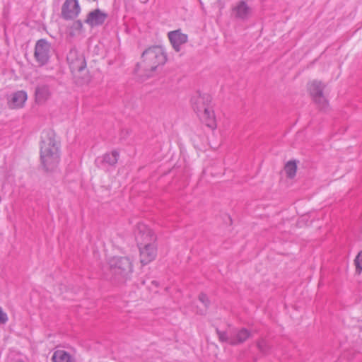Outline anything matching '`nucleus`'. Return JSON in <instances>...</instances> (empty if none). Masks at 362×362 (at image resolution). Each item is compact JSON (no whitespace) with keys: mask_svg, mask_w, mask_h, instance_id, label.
Returning a JSON list of instances; mask_svg holds the SVG:
<instances>
[{"mask_svg":"<svg viewBox=\"0 0 362 362\" xmlns=\"http://www.w3.org/2000/svg\"><path fill=\"white\" fill-rule=\"evenodd\" d=\"M51 44L45 39L37 41L35 47L34 57L40 66L46 64L50 57Z\"/></svg>","mask_w":362,"mask_h":362,"instance_id":"obj_8","label":"nucleus"},{"mask_svg":"<svg viewBox=\"0 0 362 362\" xmlns=\"http://www.w3.org/2000/svg\"><path fill=\"white\" fill-rule=\"evenodd\" d=\"M142 61L138 64L139 71L144 72L147 77L151 76L153 72L167 61V56L160 46H153L146 49L141 55Z\"/></svg>","mask_w":362,"mask_h":362,"instance_id":"obj_3","label":"nucleus"},{"mask_svg":"<svg viewBox=\"0 0 362 362\" xmlns=\"http://www.w3.org/2000/svg\"><path fill=\"white\" fill-rule=\"evenodd\" d=\"M168 39L176 52H180L181 46L187 42L188 37L181 33L180 30L170 31L168 33Z\"/></svg>","mask_w":362,"mask_h":362,"instance_id":"obj_13","label":"nucleus"},{"mask_svg":"<svg viewBox=\"0 0 362 362\" xmlns=\"http://www.w3.org/2000/svg\"><path fill=\"white\" fill-rule=\"evenodd\" d=\"M66 61L71 71L76 76L86 69V62L83 54L80 53L76 48H71L67 55Z\"/></svg>","mask_w":362,"mask_h":362,"instance_id":"obj_7","label":"nucleus"},{"mask_svg":"<svg viewBox=\"0 0 362 362\" xmlns=\"http://www.w3.org/2000/svg\"><path fill=\"white\" fill-rule=\"evenodd\" d=\"M152 283L156 285V286H158V283L156 281H153Z\"/></svg>","mask_w":362,"mask_h":362,"instance_id":"obj_23","label":"nucleus"},{"mask_svg":"<svg viewBox=\"0 0 362 362\" xmlns=\"http://www.w3.org/2000/svg\"><path fill=\"white\" fill-rule=\"evenodd\" d=\"M107 18V14L100 9H95L89 12L85 20V23L90 27L101 25Z\"/></svg>","mask_w":362,"mask_h":362,"instance_id":"obj_12","label":"nucleus"},{"mask_svg":"<svg viewBox=\"0 0 362 362\" xmlns=\"http://www.w3.org/2000/svg\"><path fill=\"white\" fill-rule=\"evenodd\" d=\"M8 321L7 314L0 307V323L5 324Z\"/></svg>","mask_w":362,"mask_h":362,"instance_id":"obj_22","label":"nucleus"},{"mask_svg":"<svg viewBox=\"0 0 362 362\" xmlns=\"http://www.w3.org/2000/svg\"><path fill=\"white\" fill-rule=\"evenodd\" d=\"M354 264L356 266V271L358 274H360L362 271V250L358 252L354 259Z\"/></svg>","mask_w":362,"mask_h":362,"instance_id":"obj_20","label":"nucleus"},{"mask_svg":"<svg viewBox=\"0 0 362 362\" xmlns=\"http://www.w3.org/2000/svg\"><path fill=\"white\" fill-rule=\"evenodd\" d=\"M119 156V154L117 151H112L110 153H105L101 157H98L95 159V163L98 167L102 168L113 167L117 163Z\"/></svg>","mask_w":362,"mask_h":362,"instance_id":"obj_11","label":"nucleus"},{"mask_svg":"<svg viewBox=\"0 0 362 362\" xmlns=\"http://www.w3.org/2000/svg\"><path fill=\"white\" fill-rule=\"evenodd\" d=\"M50 92L47 86H38L35 90V100L37 103L45 102L49 97Z\"/></svg>","mask_w":362,"mask_h":362,"instance_id":"obj_16","label":"nucleus"},{"mask_svg":"<svg viewBox=\"0 0 362 362\" xmlns=\"http://www.w3.org/2000/svg\"><path fill=\"white\" fill-rule=\"evenodd\" d=\"M112 272L122 278H127L132 272V263L126 257H114L109 260Z\"/></svg>","mask_w":362,"mask_h":362,"instance_id":"obj_5","label":"nucleus"},{"mask_svg":"<svg viewBox=\"0 0 362 362\" xmlns=\"http://www.w3.org/2000/svg\"><path fill=\"white\" fill-rule=\"evenodd\" d=\"M80 6L77 0H66L62 8V15L65 19H73L80 13Z\"/></svg>","mask_w":362,"mask_h":362,"instance_id":"obj_10","label":"nucleus"},{"mask_svg":"<svg viewBox=\"0 0 362 362\" xmlns=\"http://www.w3.org/2000/svg\"><path fill=\"white\" fill-rule=\"evenodd\" d=\"M78 24L81 26V22H78Z\"/></svg>","mask_w":362,"mask_h":362,"instance_id":"obj_24","label":"nucleus"},{"mask_svg":"<svg viewBox=\"0 0 362 362\" xmlns=\"http://www.w3.org/2000/svg\"><path fill=\"white\" fill-rule=\"evenodd\" d=\"M257 346L259 350L263 354H266L269 350V345L264 339L259 340L257 342Z\"/></svg>","mask_w":362,"mask_h":362,"instance_id":"obj_21","label":"nucleus"},{"mask_svg":"<svg viewBox=\"0 0 362 362\" xmlns=\"http://www.w3.org/2000/svg\"><path fill=\"white\" fill-rule=\"evenodd\" d=\"M60 142L52 130L42 133L40 150V162L47 172L57 170L60 163Z\"/></svg>","mask_w":362,"mask_h":362,"instance_id":"obj_1","label":"nucleus"},{"mask_svg":"<svg viewBox=\"0 0 362 362\" xmlns=\"http://www.w3.org/2000/svg\"><path fill=\"white\" fill-rule=\"evenodd\" d=\"M199 300L204 305V306L205 307V309L198 310L197 313H199L200 315H204L206 313L207 308L209 305L210 301H209L208 297L206 296V295L204 293L199 294Z\"/></svg>","mask_w":362,"mask_h":362,"instance_id":"obj_19","label":"nucleus"},{"mask_svg":"<svg viewBox=\"0 0 362 362\" xmlns=\"http://www.w3.org/2000/svg\"><path fill=\"white\" fill-rule=\"evenodd\" d=\"M310 93L318 107L322 110H326L328 103L323 95L324 86L320 81H312L308 86Z\"/></svg>","mask_w":362,"mask_h":362,"instance_id":"obj_9","label":"nucleus"},{"mask_svg":"<svg viewBox=\"0 0 362 362\" xmlns=\"http://www.w3.org/2000/svg\"><path fill=\"white\" fill-rule=\"evenodd\" d=\"M218 339L222 342H226L231 345H237L245 341L250 336V332L245 328L234 329L228 334L226 332L216 330Z\"/></svg>","mask_w":362,"mask_h":362,"instance_id":"obj_6","label":"nucleus"},{"mask_svg":"<svg viewBox=\"0 0 362 362\" xmlns=\"http://www.w3.org/2000/svg\"><path fill=\"white\" fill-rule=\"evenodd\" d=\"M27 98L28 95L25 91H16L11 95L8 100V105L13 109L21 108L24 105Z\"/></svg>","mask_w":362,"mask_h":362,"instance_id":"obj_14","label":"nucleus"},{"mask_svg":"<svg viewBox=\"0 0 362 362\" xmlns=\"http://www.w3.org/2000/svg\"><path fill=\"white\" fill-rule=\"evenodd\" d=\"M194 110L200 119L211 129L216 127V117L211 103V97L209 94H199L192 99Z\"/></svg>","mask_w":362,"mask_h":362,"instance_id":"obj_4","label":"nucleus"},{"mask_svg":"<svg viewBox=\"0 0 362 362\" xmlns=\"http://www.w3.org/2000/svg\"><path fill=\"white\" fill-rule=\"evenodd\" d=\"M53 362H71L72 357L66 351L64 350H56L52 357Z\"/></svg>","mask_w":362,"mask_h":362,"instance_id":"obj_17","label":"nucleus"},{"mask_svg":"<svg viewBox=\"0 0 362 362\" xmlns=\"http://www.w3.org/2000/svg\"><path fill=\"white\" fill-rule=\"evenodd\" d=\"M134 233L139 247L141 263L147 264L157 255L156 237L153 232L142 223L136 225Z\"/></svg>","mask_w":362,"mask_h":362,"instance_id":"obj_2","label":"nucleus"},{"mask_svg":"<svg viewBox=\"0 0 362 362\" xmlns=\"http://www.w3.org/2000/svg\"><path fill=\"white\" fill-rule=\"evenodd\" d=\"M233 13L235 18L245 20L250 16L251 8L246 1H240L233 7Z\"/></svg>","mask_w":362,"mask_h":362,"instance_id":"obj_15","label":"nucleus"},{"mask_svg":"<svg viewBox=\"0 0 362 362\" xmlns=\"http://www.w3.org/2000/svg\"><path fill=\"white\" fill-rule=\"evenodd\" d=\"M284 169L287 176L292 178L296 175L297 166L295 162L289 161L285 165Z\"/></svg>","mask_w":362,"mask_h":362,"instance_id":"obj_18","label":"nucleus"}]
</instances>
